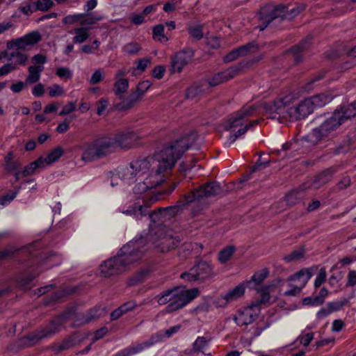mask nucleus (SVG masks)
<instances>
[{
  "label": "nucleus",
  "mask_w": 356,
  "mask_h": 356,
  "mask_svg": "<svg viewBox=\"0 0 356 356\" xmlns=\"http://www.w3.org/2000/svg\"><path fill=\"white\" fill-rule=\"evenodd\" d=\"M312 40V37L311 35H308L298 45H296L291 48V51L294 55V60L296 63H299L302 61V58L300 54L308 49V48L310 47Z\"/></svg>",
  "instance_id": "27"
},
{
  "label": "nucleus",
  "mask_w": 356,
  "mask_h": 356,
  "mask_svg": "<svg viewBox=\"0 0 356 356\" xmlns=\"http://www.w3.org/2000/svg\"><path fill=\"white\" fill-rule=\"evenodd\" d=\"M149 273V271L148 270H141L130 280L131 284H136L143 282L147 277Z\"/></svg>",
  "instance_id": "56"
},
{
  "label": "nucleus",
  "mask_w": 356,
  "mask_h": 356,
  "mask_svg": "<svg viewBox=\"0 0 356 356\" xmlns=\"http://www.w3.org/2000/svg\"><path fill=\"white\" fill-rule=\"evenodd\" d=\"M83 17L84 13L69 15L63 18V22L66 24H74L75 23L80 22V24L81 25V20Z\"/></svg>",
  "instance_id": "45"
},
{
  "label": "nucleus",
  "mask_w": 356,
  "mask_h": 356,
  "mask_svg": "<svg viewBox=\"0 0 356 356\" xmlns=\"http://www.w3.org/2000/svg\"><path fill=\"white\" fill-rule=\"evenodd\" d=\"M236 250L234 245H229L224 248L218 253V260L221 264L227 262Z\"/></svg>",
  "instance_id": "36"
},
{
  "label": "nucleus",
  "mask_w": 356,
  "mask_h": 356,
  "mask_svg": "<svg viewBox=\"0 0 356 356\" xmlns=\"http://www.w3.org/2000/svg\"><path fill=\"white\" fill-rule=\"evenodd\" d=\"M104 18V17L103 15H93L91 14L84 13V17L81 20V26L89 27V26L95 24L97 22L102 20Z\"/></svg>",
  "instance_id": "38"
},
{
  "label": "nucleus",
  "mask_w": 356,
  "mask_h": 356,
  "mask_svg": "<svg viewBox=\"0 0 356 356\" xmlns=\"http://www.w3.org/2000/svg\"><path fill=\"white\" fill-rule=\"evenodd\" d=\"M103 79L101 70H96L91 76L90 83L92 85L99 83Z\"/></svg>",
  "instance_id": "64"
},
{
  "label": "nucleus",
  "mask_w": 356,
  "mask_h": 356,
  "mask_svg": "<svg viewBox=\"0 0 356 356\" xmlns=\"http://www.w3.org/2000/svg\"><path fill=\"white\" fill-rule=\"evenodd\" d=\"M140 49V44L134 42L127 43L122 47V51L129 56L137 54Z\"/></svg>",
  "instance_id": "42"
},
{
  "label": "nucleus",
  "mask_w": 356,
  "mask_h": 356,
  "mask_svg": "<svg viewBox=\"0 0 356 356\" xmlns=\"http://www.w3.org/2000/svg\"><path fill=\"white\" fill-rule=\"evenodd\" d=\"M258 108L259 106L257 105L243 106L234 113L224 123V129L227 131H235L240 127L234 134L229 136L230 143H234L237 138L245 134L249 129L258 123V120H248L250 117L256 114Z\"/></svg>",
  "instance_id": "4"
},
{
  "label": "nucleus",
  "mask_w": 356,
  "mask_h": 356,
  "mask_svg": "<svg viewBox=\"0 0 356 356\" xmlns=\"http://www.w3.org/2000/svg\"><path fill=\"white\" fill-rule=\"evenodd\" d=\"M153 38L159 42H167L168 38L164 34V26L162 24H158L153 27Z\"/></svg>",
  "instance_id": "39"
},
{
  "label": "nucleus",
  "mask_w": 356,
  "mask_h": 356,
  "mask_svg": "<svg viewBox=\"0 0 356 356\" xmlns=\"http://www.w3.org/2000/svg\"><path fill=\"white\" fill-rule=\"evenodd\" d=\"M308 98L310 100L314 109L315 110L316 108L323 107L330 102L332 100L333 97L330 94L321 93Z\"/></svg>",
  "instance_id": "30"
},
{
  "label": "nucleus",
  "mask_w": 356,
  "mask_h": 356,
  "mask_svg": "<svg viewBox=\"0 0 356 356\" xmlns=\"http://www.w3.org/2000/svg\"><path fill=\"white\" fill-rule=\"evenodd\" d=\"M325 73L324 72H319L310 78L304 86V90L307 92H309L313 89V85L318 81L321 80L325 76Z\"/></svg>",
  "instance_id": "43"
},
{
  "label": "nucleus",
  "mask_w": 356,
  "mask_h": 356,
  "mask_svg": "<svg viewBox=\"0 0 356 356\" xmlns=\"http://www.w3.org/2000/svg\"><path fill=\"white\" fill-rule=\"evenodd\" d=\"M254 47V44L249 43L234 49L224 57V61L226 63H229L236 60L241 56H246L251 51L250 49Z\"/></svg>",
  "instance_id": "26"
},
{
  "label": "nucleus",
  "mask_w": 356,
  "mask_h": 356,
  "mask_svg": "<svg viewBox=\"0 0 356 356\" xmlns=\"http://www.w3.org/2000/svg\"><path fill=\"white\" fill-rule=\"evenodd\" d=\"M17 68V67L15 63H7L0 67V76L6 75L10 72L15 70Z\"/></svg>",
  "instance_id": "61"
},
{
  "label": "nucleus",
  "mask_w": 356,
  "mask_h": 356,
  "mask_svg": "<svg viewBox=\"0 0 356 356\" xmlns=\"http://www.w3.org/2000/svg\"><path fill=\"white\" fill-rule=\"evenodd\" d=\"M83 341V338H81L77 333H74L65 338L60 343L54 345L52 349L58 354L79 344Z\"/></svg>",
  "instance_id": "22"
},
{
  "label": "nucleus",
  "mask_w": 356,
  "mask_h": 356,
  "mask_svg": "<svg viewBox=\"0 0 356 356\" xmlns=\"http://www.w3.org/2000/svg\"><path fill=\"white\" fill-rule=\"evenodd\" d=\"M42 161L43 157L41 156L36 161L31 162L29 165L26 166L22 171V175L23 177H26L33 175L36 169L43 168L44 165Z\"/></svg>",
  "instance_id": "34"
},
{
  "label": "nucleus",
  "mask_w": 356,
  "mask_h": 356,
  "mask_svg": "<svg viewBox=\"0 0 356 356\" xmlns=\"http://www.w3.org/2000/svg\"><path fill=\"white\" fill-rule=\"evenodd\" d=\"M175 296H173L172 302L169 303L165 307L167 313H172L185 307L191 300L195 299L199 294V289L193 288L191 289H185L184 287H175Z\"/></svg>",
  "instance_id": "11"
},
{
  "label": "nucleus",
  "mask_w": 356,
  "mask_h": 356,
  "mask_svg": "<svg viewBox=\"0 0 356 356\" xmlns=\"http://www.w3.org/2000/svg\"><path fill=\"white\" fill-rule=\"evenodd\" d=\"M339 114L340 118H341V123H344L347 120L352 117H355L356 115V105L355 102L351 103L349 105L341 106L340 109H337L334 111Z\"/></svg>",
  "instance_id": "31"
},
{
  "label": "nucleus",
  "mask_w": 356,
  "mask_h": 356,
  "mask_svg": "<svg viewBox=\"0 0 356 356\" xmlns=\"http://www.w3.org/2000/svg\"><path fill=\"white\" fill-rule=\"evenodd\" d=\"M270 288V286H262L257 289L258 293L261 294V298L254 304H258L259 306L260 304H264L269 301L270 298L269 292Z\"/></svg>",
  "instance_id": "40"
},
{
  "label": "nucleus",
  "mask_w": 356,
  "mask_h": 356,
  "mask_svg": "<svg viewBox=\"0 0 356 356\" xmlns=\"http://www.w3.org/2000/svg\"><path fill=\"white\" fill-rule=\"evenodd\" d=\"M335 172V170L334 168H327L323 172H321L319 175L316 176V177L314 179V180L309 184L307 183L304 184L302 187V189H307L309 188H312L314 189H318L324 184L329 182Z\"/></svg>",
  "instance_id": "20"
},
{
  "label": "nucleus",
  "mask_w": 356,
  "mask_h": 356,
  "mask_svg": "<svg viewBox=\"0 0 356 356\" xmlns=\"http://www.w3.org/2000/svg\"><path fill=\"white\" fill-rule=\"evenodd\" d=\"M112 145L108 136L99 137L86 143L82 146L81 159L84 161L91 162L106 157L113 152Z\"/></svg>",
  "instance_id": "6"
},
{
  "label": "nucleus",
  "mask_w": 356,
  "mask_h": 356,
  "mask_svg": "<svg viewBox=\"0 0 356 356\" xmlns=\"http://www.w3.org/2000/svg\"><path fill=\"white\" fill-rule=\"evenodd\" d=\"M48 90L49 95L50 97L62 96L65 93L63 88L58 84H54L51 86L49 87Z\"/></svg>",
  "instance_id": "48"
},
{
  "label": "nucleus",
  "mask_w": 356,
  "mask_h": 356,
  "mask_svg": "<svg viewBox=\"0 0 356 356\" xmlns=\"http://www.w3.org/2000/svg\"><path fill=\"white\" fill-rule=\"evenodd\" d=\"M63 154V149L60 147H57L49 152L46 157H43V165H51L56 161Z\"/></svg>",
  "instance_id": "35"
},
{
  "label": "nucleus",
  "mask_w": 356,
  "mask_h": 356,
  "mask_svg": "<svg viewBox=\"0 0 356 356\" xmlns=\"http://www.w3.org/2000/svg\"><path fill=\"white\" fill-rule=\"evenodd\" d=\"M41 40L38 32H31L22 38H18L13 42V44L17 49H25L28 46L33 45Z\"/></svg>",
  "instance_id": "23"
},
{
  "label": "nucleus",
  "mask_w": 356,
  "mask_h": 356,
  "mask_svg": "<svg viewBox=\"0 0 356 356\" xmlns=\"http://www.w3.org/2000/svg\"><path fill=\"white\" fill-rule=\"evenodd\" d=\"M326 275L327 274L325 268H321L314 281V286L316 288L319 287L325 282Z\"/></svg>",
  "instance_id": "60"
},
{
  "label": "nucleus",
  "mask_w": 356,
  "mask_h": 356,
  "mask_svg": "<svg viewBox=\"0 0 356 356\" xmlns=\"http://www.w3.org/2000/svg\"><path fill=\"white\" fill-rule=\"evenodd\" d=\"M299 96L298 93L290 92L284 95L278 97L274 101L266 102L262 104V107L266 112L270 115L272 119L288 117L287 110L293 104Z\"/></svg>",
  "instance_id": "9"
},
{
  "label": "nucleus",
  "mask_w": 356,
  "mask_h": 356,
  "mask_svg": "<svg viewBox=\"0 0 356 356\" xmlns=\"http://www.w3.org/2000/svg\"><path fill=\"white\" fill-rule=\"evenodd\" d=\"M10 57L15 58V63L22 65H24L27 60V56L18 50L12 51L10 53Z\"/></svg>",
  "instance_id": "53"
},
{
  "label": "nucleus",
  "mask_w": 356,
  "mask_h": 356,
  "mask_svg": "<svg viewBox=\"0 0 356 356\" xmlns=\"http://www.w3.org/2000/svg\"><path fill=\"white\" fill-rule=\"evenodd\" d=\"M257 308L258 304H252L239 311L238 314L234 316L233 320L239 326L248 325L257 319L258 314L255 309Z\"/></svg>",
  "instance_id": "19"
},
{
  "label": "nucleus",
  "mask_w": 356,
  "mask_h": 356,
  "mask_svg": "<svg viewBox=\"0 0 356 356\" xmlns=\"http://www.w3.org/2000/svg\"><path fill=\"white\" fill-rule=\"evenodd\" d=\"M148 346L145 341L133 345L132 346L124 348L115 354L114 356H131L138 353H140L144 349L147 348Z\"/></svg>",
  "instance_id": "32"
},
{
  "label": "nucleus",
  "mask_w": 356,
  "mask_h": 356,
  "mask_svg": "<svg viewBox=\"0 0 356 356\" xmlns=\"http://www.w3.org/2000/svg\"><path fill=\"white\" fill-rule=\"evenodd\" d=\"M196 139V132H191L172 142L161 151L156 152L153 156H148L147 158L154 159V162H151L150 168H152L155 170L152 171L144 181L146 187L152 188L162 184L165 179L163 173L174 167L177 160L195 143Z\"/></svg>",
  "instance_id": "1"
},
{
  "label": "nucleus",
  "mask_w": 356,
  "mask_h": 356,
  "mask_svg": "<svg viewBox=\"0 0 356 356\" xmlns=\"http://www.w3.org/2000/svg\"><path fill=\"white\" fill-rule=\"evenodd\" d=\"M54 3L51 0H38L35 3V10L41 11H47L51 7H52Z\"/></svg>",
  "instance_id": "50"
},
{
  "label": "nucleus",
  "mask_w": 356,
  "mask_h": 356,
  "mask_svg": "<svg viewBox=\"0 0 356 356\" xmlns=\"http://www.w3.org/2000/svg\"><path fill=\"white\" fill-rule=\"evenodd\" d=\"M268 269L264 268L260 272L254 273L252 277V280L256 284H259L268 277Z\"/></svg>",
  "instance_id": "47"
},
{
  "label": "nucleus",
  "mask_w": 356,
  "mask_h": 356,
  "mask_svg": "<svg viewBox=\"0 0 356 356\" xmlns=\"http://www.w3.org/2000/svg\"><path fill=\"white\" fill-rule=\"evenodd\" d=\"M199 280H204L214 275L212 266L205 261H200L193 266Z\"/></svg>",
  "instance_id": "25"
},
{
  "label": "nucleus",
  "mask_w": 356,
  "mask_h": 356,
  "mask_svg": "<svg viewBox=\"0 0 356 356\" xmlns=\"http://www.w3.org/2000/svg\"><path fill=\"white\" fill-rule=\"evenodd\" d=\"M247 66L246 63H239L233 65L225 70L216 74L211 79L208 81L210 86L214 87L226 82L240 74L243 69Z\"/></svg>",
  "instance_id": "15"
},
{
  "label": "nucleus",
  "mask_w": 356,
  "mask_h": 356,
  "mask_svg": "<svg viewBox=\"0 0 356 356\" xmlns=\"http://www.w3.org/2000/svg\"><path fill=\"white\" fill-rule=\"evenodd\" d=\"M304 9V6H299L289 8L288 6L282 5L267 4L261 8L259 10V19L263 22V24L259 25L258 28L260 31H264L273 20L279 18L281 20H291Z\"/></svg>",
  "instance_id": "5"
},
{
  "label": "nucleus",
  "mask_w": 356,
  "mask_h": 356,
  "mask_svg": "<svg viewBox=\"0 0 356 356\" xmlns=\"http://www.w3.org/2000/svg\"><path fill=\"white\" fill-rule=\"evenodd\" d=\"M298 340L300 341V343L303 345L304 346L307 347L309 346L310 342L314 339V333L310 332L305 334H301L298 337Z\"/></svg>",
  "instance_id": "59"
},
{
  "label": "nucleus",
  "mask_w": 356,
  "mask_h": 356,
  "mask_svg": "<svg viewBox=\"0 0 356 356\" xmlns=\"http://www.w3.org/2000/svg\"><path fill=\"white\" fill-rule=\"evenodd\" d=\"M314 109L309 98L301 101L296 106L289 108L287 115L290 120H300L307 118Z\"/></svg>",
  "instance_id": "18"
},
{
  "label": "nucleus",
  "mask_w": 356,
  "mask_h": 356,
  "mask_svg": "<svg viewBox=\"0 0 356 356\" xmlns=\"http://www.w3.org/2000/svg\"><path fill=\"white\" fill-rule=\"evenodd\" d=\"M141 99L142 97L135 90H132L127 97H124L123 95L120 99V102L115 104V108L120 111L131 109Z\"/></svg>",
  "instance_id": "21"
},
{
  "label": "nucleus",
  "mask_w": 356,
  "mask_h": 356,
  "mask_svg": "<svg viewBox=\"0 0 356 356\" xmlns=\"http://www.w3.org/2000/svg\"><path fill=\"white\" fill-rule=\"evenodd\" d=\"M66 315L62 314L52 319L49 325L40 328L27 336V339L33 344L40 340L52 337L60 331V327L65 323Z\"/></svg>",
  "instance_id": "12"
},
{
  "label": "nucleus",
  "mask_w": 356,
  "mask_h": 356,
  "mask_svg": "<svg viewBox=\"0 0 356 356\" xmlns=\"http://www.w3.org/2000/svg\"><path fill=\"white\" fill-rule=\"evenodd\" d=\"M138 139L137 135L132 131H119L116 132L114 137H110L113 143L112 151L113 152L117 146L122 149L131 148L136 144Z\"/></svg>",
  "instance_id": "14"
},
{
  "label": "nucleus",
  "mask_w": 356,
  "mask_h": 356,
  "mask_svg": "<svg viewBox=\"0 0 356 356\" xmlns=\"http://www.w3.org/2000/svg\"><path fill=\"white\" fill-rule=\"evenodd\" d=\"M208 340L204 337H198L193 344V352H200L207 346Z\"/></svg>",
  "instance_id": "46"
},
{
  "label": "nucleus",
  "mask_w": 356,
  "mask_h": 356,
  "mask_svg": "<svg viewBox=\"0 0 356 356\" xmlns=\"http://www.w3.org/2000/svg\"><path fill=\"white\" fill-rule=\"evenodd\" d=\"M44 69V66L33 65L28 68V75L26 77L25 81L26 84H34L38 82L40 79L41 73Z\"/></svg>",
  "instance_id": "28"
},
{
  "label": "nucleus",
  "mask_w": 356,
  "mask_h": 356,
  "mask_svg": "<svg viewBox=\"0 0 356 356\" xmlns=\"http://www.w3.org/2000/svg\"><path fill=\"white\" fill-rule=\"evenodd\" d=\"M131 22L135 25H140L145 22V16L143 13H134L131 15Z\"/></svg>",
  "instance_id": "62"
},
{
  "label": "nucleus",
  "mask_w": 356,
  "mask_h": 356,
  "mask_svg": "<svg viewBox=\"0 0 356 356\" xmlns=\"http://www.w3.org/2000/svg\"><path fill=\"white\" fill-rule=\"evenodd\" d=\"M151 83L149 81H143L140 82L134 90L140 97L143 98L146 91L150 88Z\"/></svg>",
  "instance_id": "52"
},
{
  "label": "nucleus",
  "mask_w": 356,
  "mask_h": 356,
  "mask_svg": "<svg viewBox=\"0 0 356 356\" xmlns=\"http://www.w3.org/2000/svg\"><path fill=\"white\" fill-rule=\"evenodd\" d=\"M221 192L220 184L217 181L203 184L200 188L191 191L188 194L184 195L183 199L177 202L175 206L161 207L162 222L171 220L176 216L181 213L185 207L197 200L208 198L218 195Z\"/></svg>",
  "instance_id": "3"
},
{
  "label": "nucleus",
  "mask_w": 356,
  "mask_h": 356,
  "mask_svg": "<svg viewBox=\"0 0 356 356\" xmlns=\"http://www.w3.org/2000/svg\"><path fill=\"white\" fill-rule=\"evenodd\" d=\"M76 108V102H70L67 104H66L63 109L60 111L59 115L63 116L70 114V113L74 111Z\"/></svg>",
  "instance_id": "58"
},
{
  "label": "nucleus",
  "mask_w": 356,
  "mask_h": 356,
  "mask_svg": "<svg viewBox=\"0 0 356 356\" xmlns=\"http://www.w3.org/2000/svg\"><path fill=\"white\" fill-rule=\"evenodd\" d=\"M194 56L192 49H184L176 53L171 58L170 72V74L180 73L183 68L187 65Z\"/></svg>",
  "instance_id": "16"
},
{
  "label": "nucleus",
  "mask_w": 356,
  "mask_h": 356,
  "mask_svg": "<svg viewBox=\"0 0 356 356\" xmlns=\"http://www.w3.org/2000/svg\"><path fill=\"white\" fill-rule=\"evenodd\" d=\"M56 74L61 79H70L72 77V71L65 67H60L56 70Z\"/></svg>",
  "instance_id": "54"
},
{
  "label": "nucleus",
  "mask_w": 356,
  "mask_h": 356,
  "mask_svg": "<svg viewBox=\"0 0 356 356\" xmlns=\"http://www.w3.org/2000/svg\"><path fill=\"white\" fill-rule=\"evenodd\" d=\"M175 287L165 291L163 293H162L161 295L158 296V303L159 305H164L168 302H172L173 300V296H175Z\"/></svg>",
  "instance_id": "37"
},
{
  "label": "nucleus",
  "mask_w": 356,
  "mask_h": 356,
  "mask_svg": "<svg viewBox=\"0 0 356 356\" xmlns=\"http://www.w3.org/2000/svg\"><path fill=\"white\" fill-rule=\"evenodd\" d=\"M129 88V79H116L113 85V92L119 99H121Z\"/></svg>",
  "instance_id": "33"
},
{
  "label": "nucleus",
  "mask_w": 356,
  "mask_h": 356,
  "mask_svg": "<svg viewBox=\"0 0 356 356\" xmlns=\"http://www.w3.org/2000/svg\"><path fill=\"white\" fill-rule=\"evenodd\" d=\"M151 162H154V159L144 158L133 161L127 165L118 167L116 176L128 184L134 183L137 177L149 170Z\"/></svg>",
  "instance_id": "8"
},
{
  "label": "nucleus",
  "mask_w": 356,
  "mask_h": 356,
  "mask_svg": "<svg viewBox=\"0 0 356 356\" xmlns=\"http://www.w3.org/2000/svg\"><path fill=\"white\" fill-rule=\"evenodd\" d=\"M164 339H165L164 334L163 333L162 330H161L159 332L152 334L150 338L145 341V343L149 348L157 343L161 342Z\"/></svg>",
  "instance_id": "49"
},
{
  "label": "nucleus",
  "mask_w": 356,
  "mask_h": 356,
  "mask_svg": "<svg viewBox=\"0 0 356 356\" xmlns=\"http://www.w3.org/2000/svg\"><path fill=\"white\" fill-rule=\"evenodd\" d=\"M149 236L150 241L160 252H167L176 248L180 242L165 226L151 227Z\"/></svg>",
  "instance_id": "7"
},
{
  "label": "nucleus",
  "mask_w": 356,
  "mask_h": 356,
  "mask_svg": "<svg viewBox=\"0 0 356 356\" xmlns=\"http://www.w3.org/2000/svg\"><path fill=\"white\" fill-rule=\"evenodd\" d=\"M188 33L191 37L194 38L196 40H200L204 36L202 27L200 25L191 26L188 29Z\"/></svg>",
  "instance_id": "51"
},
{
  "label": "nucleus",
  "mask_w": 356,
  "mask_h": 356,
  "mask_svg": "<svg viewBox=\"0 0 356 356\" xmlns=\"http://www.w3.org/2000/svg\"><path fill=\"white\" fill-rule=\"evenodd\" d=\"M305 250L303 248H300L293 250L289 254L284 256V260L288 263L297 261L304 257Z\"/></svg>",
  "instance_id": "41"
},
{
  "label": "nucleus",
  "mask_w": 356,
  "mask_h": 356,
  "mask_svg": "<svg viewBox=\"0 0 356 356\" xmlns=\"http://www.w3.org/2000/svg\"><path fill=\"white\" fill-rule=\"evenodd\" d=\"M143 243V240L140 239L130 241L124 245L117 256L108 259L100 265L102 275L107 277L124 272L131 264L141 258L144 250L140 248Z\"/></svg>",
  "instance_id": "2"
},
{
  "label": "nucleus",
  "mask_w": 356,
  "mask_h": 356,
  "mask_svg": "<svg viewBox=\"0 0 356 356\" xmlns=\"http://www.w3.org/2000/svg\"><path fill=\"white\" fill-rule=\"evenodd\" d=\"M245 293V286L242 284H238L234 289L229 290L225 296L219 299L222 302L220 306H225L227 303L235 301L243 296Z\"/></svg>",
  "instance_id": "24"
},
{
  "label": "nucleus",
  "mask_w": 356,
  "mask_h": 356,
  "mask_svg": "<svg viewBox=\"0 0 356 356\" xmlns=\"http://www.w3.org/2000/svg\"><path fill=\"white\" fill-rule=\"evenodd\" d=\"M312 276V273L310 268H303L294 273L288 280L289 281H298L299 284L293 286L291 289L286 291L284 294L286 296H295L298 295Z\"/></svg>",
  "instance_id": "17"
},
{
  "label": "nucleus",
  "mask_w": 356,
  "mask_h": 356,
  "mask_svg": "<svg viewBox=\"0 0 356 356\" xmlns=\"http://www.w3.org/2000/svg\"><path fill=\"white\" fill-rule=\"evenodd\" d=\"M74 34L72 41L76 44H82L85 42L90 37V28L87 26H81L74 29L70 32Z\"/></svg>",
  "instance_id": "29"
},
{
  "label": "nucleus",
  "mask_w": 356,
  "mask_h": 356,
  "mask_svg": "<svg viewBox=\"0 0 356 356\" xmlns=\"http://www.w3.org/2000/svg\"><path fill=\"white\" fill-rule=\"evenodd\" d=\"M122 213L126 215L134 216L137 219L148 215V218L150 221L153 223H157V226H162L160 224H163L164 222H162L160 208L156 211L150 212L149 207L145 204H141L139 201L134 203L132 205L129 207L127 209L122 210Z\"/></svg>",
  "instance_id": "13"
},
{
  "label": "nucleus",
  "mask_w": 356,
  "mask_h": 356,
  "mask_svg": "<svg viewBox=\"0 0 356 356\" xmlns=\"http://www.w3.org/2000/svg\"><path fill=\"white\" fill-rule=\"evenodd\" d=\"M100 44L99 40H95L91 44H84L81 46V51L88 54H95V51L99 49Z\"/></svg>",
  "instance_id": "44"
},
{
  "label": "nucleus",
  "mask_w": 356,
  "mask_h": 356,
  "mask_svg": "<svg viewBox=\"0 0 356 356\" xmlns=\"http://www.w3.org/2000/svg\"><path fill=\"white\" fill-rule=\"evenodd\" d=\"M342 124L341 118L337 113L333 112L318 127L313 129L308 137L312 143H317L328 136H332L334 132Z\"/></svg>",
  "instance_id": "10"
},
{
  "label": "nucleus",
  "mask_w": 356,
  "mask_h": 356,
  "mask_svg": "<svg viewBox=\"0 0 356 356\" xmlns=\"http://www.w3.org/2000/svg\"><path fill=\"white\" fill-rule=\"evenodd\" d=\"M181 278L188 281V282H195L199 280L195 269L192 267L188 272H185L181 275Z\"/></svg>",
  "instance_id": "55"
},
{
  "label": "nucleus",
  "mask_w": 356,
  "mask_h": 356,
  "mask_svg": "<svg viewBox=\"0 0 356 356\" xmlns=\"http://www.w3.org/2000/svg\"><path fill=\"white\" fill-rule=\"evenodd\" d=\"M201 89L197 85H193L186 90V96L188 99H193L201 92Z\"/></svg>",
  "instance_id": "57"
},
{
  "label": "nucleus",
  "mask_w": 356,
  "mask_h": 356,
  "mask_svg": "<svg viewBox=\"0 0 356 356\" xmlns=\"http://www.w3.org/2000/svg\"><path fill=\"white\" fill-rule=\"evenodd\" d=\"M108 102L106 99L102 98L97 103V114L102 115L107 108Z\"/></svg>",
  "instance_id": "63"
}]
</instances>
